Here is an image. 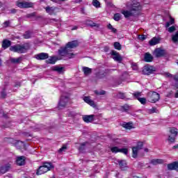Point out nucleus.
<instances>
[{
	"label": "nucleus",
	"mask_w": 178,
	"mask_h": 178,
	"mask_svg": "<svg viewBox=\"0 0 178 178\" xmlns=\"http://www.w3.org/2000/svg\"><path fill=\"white\" fill-rule=\"evenodd\" d=\"M16 163L19 166H23V165H24V156L17 157Z\"/></svg>",
	"instance_id": "23"
},
{
	"label": "nucleus",
	"mask_w": 178,
	"mask_h": 178,
	"mask_svg": "<svg viewBox=\"0 0 178 178\" xmlns=\"http://www.w3.org/2000/svg\"><path fill=\"white\" fill-rule=\"evenodd\" d=\"M127 9H129V10H123L121 12V13L124 15V17L127 18L137 16V15H138V12H140V10H141L143 8L141 4L134 0L127 3Z\"/></svg>",
	"instance_id": "1"
},
{
	"label": "nucleus",
	"mask_w": 178,
	"mask_h": 178,
	"mask_svg": "<svg viewBox=\"0 0 178 178\" xmlns=\"http://www.w3.org/2000/svg\"><path fill=\"white\" fill-rule=\"evenodd\" d=\"M145 152H148V149H147V148H145Z\"/></svg>",
	"instance_id": "55"
},
{
	"label": "nucleus",
	"mask_w": 178,
	"mask_h": 178,
	"mask_svg": "<svg viewBox=\"0 0 178 178\" xmlns=\"http://www.w3.org/2000/svg\"><path fill=\"white\" fill-rule=\"evenodd\" d=\"M21 61H22V58H11V62L13 63H20Z\"/></svg>",
	"instance_id": "35"
},
{
	"label": "nucleus",
	"mask_w": 178,
	"mask_h": 178,
	"mask_svg": "<svg viewBox=\"0 0 178 178\" xmlns=\"http://www.w3.org/2000/svg\"><path fill=\"white\" fill-rule=\"evenodd\" d=\"M145 62H152L154 57L152 56V55L149 54V53H146L145 54Z\"/></svg>",
	"instance_id": "24"
},
{
	"label": "nucleus",
	"mask_w": 178,
	"mask_h": 178,
	"mask_svg": "<svg viewBox=\"0 0 178 178\" xmlns=\"http://www.w3.org/2000/svg\"><path fill=\"white\" fill-rule=\"evenodd\" d=\"M165 54H166V51H165V49H163L161 47L155 49V50L153 52V55L156 58H161V56H165Z\"/></svg>",
	"instance_id": "5"
},
{
	"label": "nucleus",
	"mask_w": 178,
	"mask_h": 178,
	"mask_svg": "<svg viewBox=\"0 0 178 178\" xmlns=\"http://www.w3.org/2000/svg\"><path fill=\"white\" fill-rule=\"evenodd\" d=\"M118 98H120L121 99H123L124 98V94L122 92L118 93Z\"/></svg>",
	"instance_id": "47"
},
{
	"label": "nucleus",
	"mask_w": 178,
	"mask_h": 178,
	"mask_svg": "<svg viewBox=\"0 0 178 178\" xmlns=\"http://www.w3.org/2000/svg\"><path fill=\"white\" fill-rule=\"evenodd\" d=\"M170 24H175V19H173L172 17H170Z\"/></svg>",
	"instance_id": "49"
},
{
	"label": "nucleus",
	"mask_w": 178,
	"mask_h": 178,
	"mask_svg": "<svg viewBox=\"0 0 178 178\" xmlns=\"http://www.w3.org/2000/svg\"><path fill=\"white\" fill-rule=\"evenodd\" d=\"M10 24V22L9 21H6L4 23H3V25H4V27H9V25Z\"/></svg>",
	"instance_id": "48"
},
{
	"label": "nucleus",
	"mask_w": 178,
	"mask_h": 178,
	"mask_svg": "<svg viewBox=\"0 0 178 178\" xmlns=\"http://www.w3.org/2000/svg\"><path fill=\"white\" fill-rule=\"evenodd\" d=\"M173 148H178V145L176 146H174Z\"/></svg>",
	"instance_id": "56"
},
{
	"label": "nucleus",
	"mask_w": 178,
	"mask_h": 178,
	"mask_svg": "<svg viewBox=\"0 0 178 178\" xmlns=\"http://www.w3.org/2000/svg\"><path fill=\"white\" fill-rule=\"evenodd\" d=\"M172 40L173 42H177L178 41V31L175 33V35H172Z\"/></svg>",
	"instance_id": "34"
},
{
	"label": "nucleus",
	"mask_w": 178,
	"mask_h": 178,
	"mask_svg": "<svg viewBox=\"0 0 178 178\" xmlns=\"http://www.w3.org/2000/svg\"><path fill=\"white\" fill-rule=\"evenodd\" d=\"M29 48V44H15L10 47V51L17 52V54H24V52H27Z\"/></svg>",
	"instance_id": "3"
},
{
	"label": "nucleus",
	"mask_w": 178,
	"mask_h": 178,
	"mask_svg": "<svg viewBox=\"0 0 178 178\" xmlns=\"http://www.w3.org/2000/svg\"><path fill=\"white\" fill-rule=\"evenodd\" d=\"M2 7V3L0 1V8Z\"/></svg>",
	"instance_id": "57"
},
{
	"label": "nucleus",
	"mask_w": 178,
	"mask_h": 178,
	"mask_svg": "<svg viewBox=\"0 0 178 178\" xmlns=\"http://www.w3.org/2000/svg\"><path fill=\"white\" fill-rule=\"evenodd\" d=\"M54 165H52L50 163H44L43 165H41L38 168L36 175L39 176L40 175H44V173H47V172L49 171L50 169H52Z\"/></svg>",
	"instance_id": "4"
},
{
	"label": "nucleus",
	"mask_w": 178,
	"mask_h": 178,
	"mask_svg": "<svg viewBox=\"0 0 178 178\" xmlns=\"http://www.w3.org/2000/svg\"><path fill=\"white\" fill-rule=\"evenodd\" d=\"M138 100L139 101V102H140V104H142L143 105H145V104H146L147 102V99L144 97H140L138 98Z\"/></svg>",
	"instance_id": "37"
},
{
	"label": "nucleus",
	"mask_w": 178,
	"mask_h": 178,
	"mask_svg": "<svg viewBox=\"0 0 178 178\" xmlns=\"http://www.w3.org/2000/svg\"><path fill=\"white\" fill-rule=\"evenodd\" d=\"M164 76H165V77H169L170 79H173L174 78V75H172L169 72H165Z\"/></svg>",
	"instance_id": "45"
},
{
	"label": "nucleus",
	"mask_w": 178,
	"mask_h": 178,
	"mask_svg": "<svg viewBox=\"0 0 178 178\" xmlns=\"http://www.w3.org/2000/svg\"><path fill=\"white\" fill-rule=\"evenodd\" d=\"M95 93L97 94V95H105V90H95Z\"/></svg>",
	"instance_id": "40"
},
{
	"label": "nucleus",
	"mask_w": 178,
	"mask_h": 178,
	"mask_svg": "<svg viewBox=\"0 0 178 178\" xmlns=\"http://www.w3.org/2000/svg\"><path fill=\"white\" fill-rule=\"evenodd\" d=\"M132 95H133L135 98H137V99H138V98H140V97H141V92H136L133 93Z\"/></svg>",
	"instance_id": "38"
},
{
	"label": "nucleus",
	"mask_w": 178,
	"mask_h": 178,
	"mask_svg": "<svg viewBox=\"0 0 178 178\" xmlns=\"http://www.w3.org/2000/svg\"><path fill=\"white\" fill-rule=\"evenodd\" d=\"M72 30H77V26H74L72 29Z\"/></svg>",
	"instance_id": "54"
},
{
	"label": "nucleus",
	"mask_w": 178,
	"mask_h": 178,
	"mask_svg": "<svg viewBox=\"0 0 178 178\" xmlns=\"http://www.w3.org/2000/svg\"><path fill=\"white\" fill-rule=\"evenodd\" d=\"M111 56H113V59H114L116 62L120 63L122 60H123L122 56H120L119 53L115 50L111 51Z\"/></svg>",
	"instance_id": "11"
},
{
	"label": "nucleus",
	"mask_w": 178,
	"mask_h": 178,
	"mask_svg": "<svg viewBox=\"0 0 178 178\" xmlns=\"http://www.w3.org/2000/svg\"><path fill=\"white\" fill-rule=\"evenodd\" d=\"M69 101V97L62 96L60 99L59 106H66V102Z\"/></svg>",
	"instance_id": "20"
},
{
	"label": "nucleus",
	"mask_w": 178,
	"mask_h": 178,
	"mask_svg": "<svg viewBox=\"0 0 178 178\" xmlns=\"http://www.w3.org/2000/svg\"><path fill=\"white\" fill-rule=\"evenodd\" d=\"M123 127L125 129H127L128 130H130L131 129H133V124L128 122L123 124Z\"/></svg>",
	"instance_id": "30"
},
{
	"label": "nucleus",
	"mask_w": 178,
	"mask_h": 178,
	"mask_svg": "<svg viewBox=\"0 0 178 178\" xmlns=\"http://www.w3.org/2000/svg\"><path fill=\"white\" fill-rule=\"evenodd\" d=\"M66 149H67V147L64 145L58 150V152H59L60 153H62V152L66 151Z\"/></svg>",
	"instance_id": "44"
},
{
	"label": "nucleus",
	"mask_w": 178,
	"mask_h": 178,
	"mask_svg": "<svg viewBox=\"0 0 178 178\" xmlns=\"http://www.w3.org/2000/svg\"><path fill=\"white\" fill-rule=\"evenodd\" d=\"M83 120L86 122V123H91L94 120V115H84L83 116Z\"/></svg>",
	"instance_id": "18"
},
{
	"label": "nucleus",
	"mask_w": 178,
	"mask_h": 178,
	"mask_svg": "<svg viewBox=\"0 0 178 178\" xmlns=\"http://www.w3.org/2000/svg\"><path fill=\"white\" fill-rule=\"evenodd\" d=\"M107 27H108V30H111L112 31V33H116L117 30H116V29L113 28L112 24H108L107 25Z\"/></svg>",
	"instance_id": "36"
},
{
	"label": "nucleus",
	"mask_w": 178,
	"mask_h": 178,
	"mask_svg": "<svg viewBox=\"0 0 178 178\" xmlns=\"http://www.w3.org/2000/svg\"><path fill=\"white\" fill-rule=\"evenodd\" d=\"M154 72H155V68L154 67L151 65H145L142 73L143 74H147V76H149V74H152Z\"/></svg>",
	"instance_id": "6"
},
{
	"label": "nucleus",
	"mask_w": 178,
	"mask_h": 178,
	"mask_svg": "<svg viewBox=\"0 0 178 178\" xmlns=\"http://www.w3.org/2000/svg\"><path fill=\"white\" fill-rule=\"evenodd\" d=\"M176 31V27H175V26H172L168 29V33H173V31Z\"/></svg>",
	"instance_id": "42"
},
{
	"label": "nucleus",
	"mask_w": 178,
	"mask_h": 178,
	"mask_svg": "<svg viewBox=\"0 0 178 178\" xmlns=\"http://www.w3.org/2000/svg\"><path fill=\"white\" fill-rule=\"evenodd\" d=\"M31 37V32L30 31H27L25 33V34L24 35V38L26 39H29Z\"/></svg>",
	"instance_id": "39"
},
{
	"label": "nucleus",
	"mask_w": 178,
	"mask_h": 178,
	"mask_svg": "<svg viewBox=\"0 0 178 178\" xmlns=\"http://www.w3.org/2000/svg\"><path fill=\"white\" fill-rule=\"evenodd\" d=\"M143 142H139L138 143V145L137 147H134L132 148V151H133V158H136L137 157V155L138 154V151H140V149H141L143 148Z\"/></svg>",
	"instance_id": "10"
},
{
	"label": "nucleus",
	"mask_w": 178,
	"mask_h": 178,
	"mask_svg": "<svg viewBox=\"0 0 178 178\" xmlns=\"http://www.w3.org/2000/svg\"><path fill=\"white\" fill-rule=\"evenodd\" d=\"M16 12V10H13V13H15Z\"/></svg>",
	"instance_id": "58"
},
{
	"label": "nucleus",
	"mask_w": 178,
	"mask_h": 178,
	"mask_svg": "<svg viewBox=\"0 0 178 178\" xmlns=\"http://www.w3.org/2000/svg\"><path fill=\"white\" fill-rule=\"evenodd\" d=\"M83 100L86 102V104H88V105H90V106H95V104L94 103V101H92L90 97H85L83 98Z\"/></svg>",
	"instance_id": "22"
},
{
	"label": "nucleus",
	"mask_w": 178,
	"mask_h": 178,
	"mask_svg": "<svg viewBox=\"0 0 178 178\" xmlns=\"http://www.w3.org/2000/svg\"><path fill=\"white\" fill-rule=\"evenodd\" d=\"M87 26H90V27H99V24L93 22L92 21H88L86 22Z\"/></svg>",
	"instance_id": "26"
},
{
	"label": "nucleus",
	"mask_w": 178,
	"mask_h": 178,
	"mask_svg": "<svg viewBox=\"0 0 178 178\" xmlns=\"http://www.w3.org/2000/svg\"><path fill=\"white\" fill-rule=\"evenodd\" d=\"M169 170H177L178 172V162H174L168 165Z\"/></svg>",
	"instance_id": "17"
},
{
	"label": "nucleus",
	"mask_w": 178,
	"mask_h": 178,
	"mask_svg": "<svg viewBox=\"0 0 178 178\" xmlns=\"http://www.w3.org/2000/svg\"><path fill=\"white\" fill-rule=\"evenodd\" d=\"M159 42H161V38H156V37L152 38L151 40L149 41V44L152 47H154V45H156L159 44Z\"/></svg>",
	"instance_id": "15"
},
{
	"label": "nucleus",
	"mask_w": 178,
	"mask_h": 178,
	"mask_svg": "<svg viewBox=\"0 0 178 178\" xmlns=\"http://www.w3.org/2000/svg\"><path fill=\"white\" fill-rule=\"evenodd\" d=\"M17 6H18V8H33V3H29V2H26V1H22V2H19V1H17Z\"/></svg>",
	"instance_id": "12"
},
{
	"label": "nucleus",
	"mask_w": 178,
	"mask_h": 178,
	"mask_svg": "<svg viewBox=\"0 0 178 178\" xmlns=\"http://www.w3.org/2000/svg\"><path fill=\"white\" fill-rule=\"evenodd\" d=\"M1 97H2V98H5V97H6V93H5L4 92H2Z\"/></svg>",
	"instance_id": "53"
},
{
	"label": "nucleus",
	"mask_w": 178,
	"mask_h": 178,
	"mask_svg": "<svg viewBox=\"0 0 178 178\" xmlns=\"http://www.w3.org/2000/svg\"><path fill=\"white\" fill-rule=\"evenodd\" d=\"M147 38V37L145 36V35H140L138 36V39L141 40V41H144V40H145Z\"/></svg>",
	"instance_id": "46"
},
{
	"label": "nucleus",
	"mask_w": 178,
	"mask_h": 178,
	"mask_svg": "<svg viewBox=\"0 0 178 178\" xmlns=\"http://www.w3.org/2000/svg\"><path fill=\"white\" fill-rule=\"evenodd\" d=\"M149 101L152 103L159 101V94L156 93V92L149 93Z\"/></svg>",
	"instance_id": "7"
},
{
	"label": "nucleus",
	"mask_w": 178,
	"mask_h": 178,
	"mask_svg": "<svg viewBox=\"0 0 178 178\" xmlns=\"http://www.w3.org/2000/svg\"><path fill=\"white\" fill-rule=\"evenodd\" d=\"M165 161L161 159H154L151 160L150 163L152 165H161L162 163H164Z\"/></svg>",
	"instance_id": "21"
},
{
	"label": "nucleus",
	"mask_w": 178,
	"mask_h": 178,
	"mask_svg": "<svg viewBox=\"0 0 178 178\" xmlns=\"http://www.w3.org/2000/svg\"><path fill=\"white\" fill-rule=\"evenodd\" d=\"M122 109L124 112H127V111L130 109V106H129V105L127 104H125L124 106H122Z\"/></svg>",
	"instance_id": "43"
},
{
	"label": "nucleus",
	"mask_w": 178,
	"mask_h": 178,
	"mask_svg": "<svg viewBox=\"0 0 178 178\" xmlns=\"http://www.w3.org/2000/svg\"><path fill=\"white\" fill-rule=\"evenodd\" d=\"M60 59H66V57L60 56L58 53V57L54 56V57H50L47 60V63H50L51 65H55L56 63V60H60Z\"/></svg>",
	"instance_id": "9"
},
{
	"label": "nucleus",
	"mask_w": 178,
	"mask_h": 178,
	"mask_svg": "<svg viewBox=\"0 0 178 178\" xmlns=\"http://www.w3.org/2000/svg\"><path fill=\"white\" fill-rule=\"evenodd\" d=\"M114 48L115 49H118V51H120V49H122V45L120 44V43L115 42H114Z\"/></svg>",
	"instance_id": "33"
},
{
	"label": "nucleus",
	"mask_w": 178,
	"mask_h": 178,
	"mask_svg": "<svg viewBox=\"0 0 178 178\" xmlns=\"http://www.w3.org/2000/svg\"><path fill=\"white\" fill-rule=\"evenodd\" d=\"M9 168H10V166L2 167L0 169V175H3L4 173H6V172H8L9 170Z\"/></svg>",
	"instance_id": "28"
},
{
	"label": "nucleus",
	"mask_w": 178,
	"mask_h": 178,
	"mask_svg": "<svg viewBox=\"0 0 178 178\" xmlns=\"http://www.w3.org/2000/svg\"><path fill=\"white\" fill-rule=\"evenodd\" d=\"M10 45H12V42H10V40H3L2 48H3V49H6L9 48V47H10Z\"/></svg>",
	"instance_id": "19"
},
{
	"label": "nucleus",
	"mask_w": 178,
	"mask_h": 178,
	"mask_svg": "<svg viewBox=\"0 0 178 178\" xmlns=\"http://www.w3.org/2000/svg\"><path fill=\"white\" fill-rule=\"evenodd\" d=\"M173 79L175 81H178V73H177L175 75H174Z\"/></svg>",
	"instance_id": "51"
},
{
	"label": "nucleus",
	"mask_w": 178,
	"mask_h": 178,
	"mask_svg": "<svg viewBox=\"0 0 178 178\" xmlns=\"http://www.w3.org/2000/svg\"><path fill=\"white\" fill-rule=\"evenodd\" d=\"M76 47H79V42L77 40L69 42L65 47H61L58 50V54L60 56H65V59H72V58L76 56V54L70 53L71 49L76 48Z\"/></svg>",
	"instance_id": "2"
},
{
	"label": "nucleus",
	"mask_w": 178,
	"mask_h": 178,
	"mask_svg": "<svg viewBox=\"0 0 178 178\" xmlns=\"http://www.w3.org/2000/svg\"><path fill=\"white\" fill-rule=\"evenodd\" d=\"M92 5L95 8H101V3H99V1L98 0H93Z\"/></svg>",
	"instance_id": "31"
},
{
	"label": "nucleus",
	"mask_w": 178,
	"mask_h": 178,
	"mask_svg": "<svg viewBox=\"0 0 178 178\" xmlns=\"http://www.w3.org/2000/svg\"><path fill=\"white\" fill-rule=\"evenodd\" d=\"M63 69H64L63 67H60L59 65L54 66L52 68V70L54 72H58V73H63Z\"/></svg>",
	"instance_id": "25"
},
{
	"label": "nucleus",
	"mask_w": 178,
	"mask_h": 178,
	"mask_svg": "<svg viewBox=\"0 0 178 178\" xmlns=\"http://www.w3.org/2000/svg\"><path fill=\"white\" fill-rule=\"evenodd\" d=\"M152 113H155L156 112V108H153L152 109L150 110Z\"/></svg>",
	"instance_id": "52"
},
{
	"label": "nucleus",
	"mask_w": 178,
	"mask_h": 178,
	"mask_svg": "<svg viewBox=\"0 0 178 178\" xmlns=\"http://www.w3.org/2000/svg\"><path fill=\"white\" fill-rule=\"evenodd\" d=\"M83 72L84 74H86V76H88V74H90V73H91V69H90L87 67H85L83 68Z\"/></svg>",
	"instance_id": "29"
},
{
	"label": "nucleus",
	"mask_w": 178,
	"mask_h": 178,
	"mask_svg": "<svg viewBox=\"0 0 178 178\" xmlns=\"http://www.w3.org/2000/svg\"><path fill=\"white\" fill-rule=\"evenodd\" d=\"M111 152H122L125 155H127V152H129V149L127 148L119 149L118 147H114L111 148Z\"/></svg>",
	"instance_id": "13"
},
{
	"label": "nucleus",
	"mask_w": 178,
	"mask_h": 178,
	"mask_svg": "<svg viewBox=\"0 0 178 178\" xmlns=\"http://www.w3.org/2000/svg\"><path fill=\"white\" fill-rule=\"evenodd\" d=\"M170 134H172V137L169 136L168 137V141H170V143H175V140H176V136H177V129L176 128H170Z\"/></svg>",
	"instance_id": "8"
},
{
	"label": "nucleus",
	"mask_w": 178,
	"mask_h": 178,
	"mask_svg": "<svg viewBox=\"0 0 178 178\" xmlns=\"http://www.w3.org/2000/svg\"><path fill=\"white\" fill-rule=\"evenodd\" d=\"M113 19L114 20H115V22H119V20L122 19V15H120V13H116L114 15Z\"/></svg>",
	"instance_id": "32"
},
{
	"label": "nucleus",
	"mask_w": 178,
	"mask_h": 178,
	"mask_svg": "<svg viewBox=\"0 0 178 178\" xmlns=\"http://www.w3.org/2000/svg\"><path fill=\"white\" fill-rule=\"evenodd\" d=\"M172 24H170V22H168L165 23V27L166 29H168V27H170V26H172Z\"/></svg>",
	"instance_id": "50"
},
{
	"label": "nucleus",
	"mask_w": 178,
	"mask_h": 178,
	"mask_svg": "<svg viewBox=\"0 0 178 178\" xmlns=\"http://www.w3.org/2000/svg\"><path fill=\"white\" fill-rule=\"evenodd\" d=\"M48 54L47 53H40L39 54H36L35 58L39 60H42L44 59H48Z\"/></svg>",
	"instance_id": "16"
},
{
	"label": "nucleus",
	"mask_w": 178,
	"mask_h": 178,
	"mask_svg": "<svg viewBox=\"0 0 178 178\" xmlns=\"http://www.w3.org/2000/svg\"><path fill=\"white\" fill-rule=\"evenodd\" d=\"M120 168L122 169V170H124V168H126V161L122 160L119 161Z\"/></svg>",
	"instance_id": "27"
},
{
	"label": "nucleus",
	"mask_w": 178,
	"mask_h": 178,
	"mask_svg": "<svg viewBox=\"0 0 178 178\" xmlns=\"http://www.w3.org/2000/svg\"><path fill=\"white\" fill-rule=\"evenodd\" d=\"M44 9H45L47 13H48V15H50L51 16L53 15H56L55 12L56 10V7L48 6Z\"/></svg>",
	"instance_id": "14"
},
{
	"label": "nucleus",
	"mask_w": 178,
	"mask_h": 178,
	"mask_svg": "<svg viewBox=\"0 0 178 178\" xmlns=\"http://www.w3.org/2000/svg\"><path fill=\"white\" fill-rule=\"evenodd\" d=\"M131 67H132L133 70H138V65H137V63H131Z\"/></svg>",
	"instance_id": "41"
}]
</instances>
